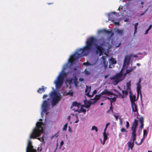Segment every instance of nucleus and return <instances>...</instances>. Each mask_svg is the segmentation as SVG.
Instances as JSON below:
<instances>
[{
    "label": "nucleus",
    "mask_w": 152,
    "mask_h": 152,
    "mask_svg": "<svg viewBox=\"0 0 152 152\" xmlns=\"http://www.w3.org/2000/svg\"><path fill=\"white\" fill-rule=\"evenodd\" d=\"M86 43V45L83 48L79 49L75 53L70 56L68 60V63L65 65L66 68L68 67L69 64V66H70L72 65L79 58L87 55L88 53L89 49L92 48L93 45H94L96 49V53H98L99 52V55L101 56L102 55L103 52L104 50L103 47L107 46L108 44V42H106V39L103 37L97 40L93 37L88 38Z\"/></svg>",
    "instance_id": "1"
},
{
    "label": "nucleus",
    "mask_w": 152,
    "mask_h": 152,
    "mask_svg": "<svg viewBox=\"0 0 152 152\" xmlns=\"http://www.w3.org/2000/svg\"><path fill=\"white\" fill-rule=\"evenodd\" d=\"M44 126L43 122H37L36 124V127L34 129L30 134L31 139H34L39 137L43 133V126Z\"/></svg>",
    "instance_id": "2"
},
{
    "label": "nucleus",
    "mask_w": 152,
    "mask_h": 152,
    "mask_svg": "<svg viewBox=\"0 0 152 152\" xmlns=\"http://www.w3.org/2000/svg\"><path fill=\"white\" fill-rule=\"evenodd\" d=\"M50 98H52V105H56L59 101L61 98L60 95H57V93L55 91H51L50 94Z\"/></svg>",
    "instance_id": "3"
},
{
    "label": "nucleus",
    "mask_w": 152,
    "mask_h": 152,
    "mask_svg": "<svg viewBox=\"0 0 152 152\" xmlns=\"http://www.w3.org/2000/svg\"><path fill=\"white\" fill-rule=\"evenodd\" d=\"M64 76L63 74L60 75L57 77L54 83L55 84L56 87L57 88H59L62 86L64 80Z\"/></svg>",
    "instance_id": "4"
},
{
    "label": "nucleus",
    "mask_w": 152,
    "mask_h": 152,
    "mask_svg": "<svg viewBox=\"0 0 152 152\" xmlns=\"http://www.w3.org/2000/svg\"><path fill=\"white\" fill-rule=\"evenodd\" d=\"M138 121L136 119H134L131 126V130L132 131V138L134 140H136V129L138 125Z\"/></svg>",
    "instance_id": "5"
},
{
    "label": "nucleus",
    "mask_w": 152,
    "mask_h": 152,
    "mask_svg": "<svg viewBox=\"0 0 152 152\" xmlns=\"http://www.w3.org/2000/svg\"><path fill=\"white\" fill-rule=\"evenodd\" d=\"M124 78L122 73L121 72L116 74L115 75L113 76L110 78V80H114V82L116 84L123 80Z\"/></svg>",
    "instance_id": "6"
},
{
    "label": "nucleus",
    "mask_w": 152,
    "mask_h": 152,
    "mask_svg": "<svg viewBox=\"0 0 152 152\" xmlns=\"http://www.w3.org/2000/svg\"><path fill=\"white\" fill-rule=\"evenodd\" d=\"M48 100H44L42 105V107L43 111L44 113L47 112L49 107V105L48 103Z\"/></svg>",
    "instance_id": "7"
},
{
    "label": "nucleus",
    "mask_w": 152,
    "mask_h": 152,
    "mask_svg": "<svg viewBox=\"0 0 152 152\" xmlns=\"http://www.w3.org/2000/svg\"><path fill=\"white\" fill-rule=\"evenodd\" d=\"M132 57V55L128 56H126L124 58V66H125L126 65H129L131 58Z\"/></svg>",
    "instance_id": "8"
},
{
    "label": "nucleus",
    "mask_w": 152,
    "mask_h": 152,
    "mask_svg": "<svg viewBox=\"0 0 152 152\" xmlns=\"http://www.w3.org/2000/svg\"><path fill=\"white\" fill-rule=\"evenodd\" d=\"M135 140H133V139L132 138V136L131 138V140L130 141L128 142L127 143L128 147V151L129 150V148H130L131 150H132L134 146V142Z\"/></svg>",
    "instance_id": "9"
},
{
    "label": "nucleus",
    "mask_w": 152,
    "mask_h": 152,
    "mask_svg": "<svg viewBox=\"0 0 152 152\" xmlns=\"http://www.w3.org/2000/svg\"><path fill=\"white\" fill-rule=\"evenodd\" d=\"M116 13L115 12H113L111 13L110 14H109L108 15L109 20H110L112 21L113 23L115 25H119L120 24L119 22H115L114 19L111 17V16H113V14L115 15L116 14Z\"/></svg>",
    "instance_id": "10"
},
{
    "label": "nucleus",
    "mask_w": 152,
    "mask_h": 152,
    "mask_svg": "<svg viewBox=\"0 0 152 152\" xmlns=\"http://www.w3.org/2000/svg\"><path fill=\"white\" fill-rule=\"evenodd\" d=\"M102 95H107L108 96L110 95H115V94L113 92L108 91L107 89H105L101 93Z\"/></svg>",
    "instance_id": "11"
},
{
    "label": "nucleus",
    "mask_w": 152,
    "mask_h": 152,
    "mask_svg": "<svg viewBox=\"0 0 152 152\" xmlns=\"http://www.w3.org/2000/svg\"><path fill=\"white\" fill-rule=\"evenodd\" d=\"M99 33H106V34H108V35H109L110 34H111V36H112L114 35L113 33L112 32L111 30L110 31L109 30H106V29H103L102 30H101L99 31Z\"/></svg>",
    "instance_id": "12"
},
{
    "label": "nucleus",
    "mask_w": 152,
    "mask_h": 152,
    "mask_svg": "<svg viewBox=\"0 0 152 152\" xmlns=\"http://www.w3.org/2000/svg\"><path fill=\"white\" fill-rule=\"evenodd\" d=\"M79 106V104L77 102H73L70 108L71 109H72L74 106L76 107H77V109L75 110V108H74L73 109V110L75 111H77Z\"/></svg>",
    "instance_id": "13"
},
{
    "label": "nucleus",
    "mask_w": 152,
    "mask_h": 152,
    "mask_svg": "<svg viewBox=\"0 0 152 152\" xmlns=\"http://www.w3.org/2000/svg\"><path fill=\"white\" fill-rule=\"evenodd\" d=\"M137 118H138L141 124L140 128L141 129H142L144 126V118L142 117H141L139 118H138V116H137Z\"/></svg>",
    "instance_id": "14"
},
{
    "label": "nucleus",
    "mask_w": 152,
    "mask_h": 152,
    "mask_svg": "<svg viewBox=\"0 0 152 152\" xmlns=\"http://www.w3.org/2000/svg\"><path fill=\"white\" fill-rule=\"evenodd\" d=\"M129 91L126 90V91H124V90H122V92L123 95L121 94L120 93L119 94V95L121 96V97H122V98H124V97L128 94V91Z\"/></svg>",
    "instance_id": "15"
},
{
    "label": "nucleus",
    "mask_w": 152,
    "mask_h": 152,
    "mask_svg": "<svg viewBox=\"0 0 152 152\" xmlns=\"http://www.w3.org/2000/svg\"><path fill=\"white\" fill-rule=\"evenodd\" d=\"M132 104V111L133 112H137L138 111V109L137 108V104L135 103Z\"/></svg>",
    "instance_id": "16"
},
{
    "label": "nucleus",
    "mask_w": 152,
    "mask_h": 152,
    "mask_svg": "<svg viewBox=\"0 0 152 152\" xmlns=\"http://www.w3.org/2000/svg\"><path fill=\"white\" fill-rule=\"evenodd\" d=\"M126 90L129 91V93L130 94H132V91L131 90V84L130 82H127L126 84Z\"/></svg>",
    "instance_id": "17"
},
{
    "label": "nucleus",
    "mask_w": 152,
    "mask_h": 152,
    "mask_svg": "<svg viewBox=\"0 0 152 152\" xmlns=\"http://www.w3.org/2000/svg\"><path fill=\"white\" fill-rule=\"evenodd\" d=\"M91 104L92 103L90 101H86V102H85V105L84 107L86 108H88Z\"/></svg>",
    "instance_id": "18"
},
{
    "label": "nucleus",
    "mask_w": 152,
    "mask_h": 152,
    "mask_svg": "<svg viewBox=\"0 0 152 152\" xmlns=\"http://www.w3.org/2000/svg\"><path fill=\"white\" fill-rule=\"evenodd\" d=\"M141 85H137V97H138L139 96L140 93L141 96H142L141 92Z\"/></svg>",
    "instance_id": "19"
},
{
    "label": "nucleus",
    "mask_w": 152,
    "mask_h": 152,
    "mask_svg": "<svg viewBox=\"0 0 152 152\" xmlns=\"http://www.w3.org/2000/svg\"><path fill=\"white\" fill-rule=\"evenodd\" d=\"M46 88H45V87L44 86H42V88H39L37 90V92L39 93H42L44 92L45 91V89Z\"/></svg>",
    "instance_id": "20"
},
{
    "label": "nucleus",
    "mask_w": 152,
    "mask_h": 152,
    "mask_svg": "<svg viewBox=\"0 0 152 152\" xmlns=\"http://www.w3.org/2000/svg\"><path fill=\"white\" fill-rule=\"evenodd\" d=\"M91 87H89V88L88 86H86V88L85 90V92L86 93V95L87 96H89V94L91 91Z\"/></svg>",
    "instance_id": "21"
},
{
    "label": "nucleus",
    "mask_w": 152,
    "mask_h": 152,
    "mask_svg": "<svg viewBox=\"0 0 152 152\" xmlns=\"http://www.w3.org/2000/svg\"><path fill=\"white\" fill-rule=\"evenodd\" d=\"M130 99L131 104H134V101L136 100V96L135 95H134L133 96H130Z\"/></svg>",
    "instance_id": "22"
},
{
    "label": "nucleus",
    "mask_w": 152,
    "mask_h": 152,
    "mask_svg": "<svg viewBox=\"0 0 152 152\" xmlns=\"http://www.w3.org/2000/svg\"><path fill=\"white\" fill-rule=\"evenodd\" d=\"M102 95L101 93L99 94L96 95L94 97V99L96 101L100 99Z\"/></svg>",
    "instance_id": "23"
},
{
    "label": "nucleus",
    "mask_w": 152,
    "mask_h": 152,
    "mask_svg": "<svg viewBox=\"0 0 152 152\" xmlns=\"http://www.w3.org/2000/svg\"><path fill=\"white\" fill-rule=\"evenodd\" d=\"M110 61L112 64H115L117 63V61L112 57L110 58Z\"/></svg>",
    "instance_id": "24"
},
{
    "label": "nucleus",
    "mask_w": 152,
    "mask_h": 152,
    "mask_svg": "<svg viewBox=\"0 0 152 152\" xmlns=\"http://www.w3.org/2000/svg\"><path fill=\"white\" fill-rule=\"evenodd\" d=\"M116 32L117 34L120 35H122L123 33V30L119 29H117L116 31Z\"/></svg>",
    "instance_id": "25"
},
{
    "label": "nucleus",
    "mask_w": 152,
    "mask_h": 152,
    "mask_svg": "<svg viewBox=\"0 0 152 152\" xmlns=\"http://www.w3.org/2000/svg\"><path fill=\"white\" fill-rule=\"evenodd\" d=\"M135 68V67H131L130 69H127L126 71V74H128L130 72L133 71Z\"/></svg>",
    "instance_id": "26"
},
{
    "label": "nucleus",
    "mask_w": 152,
    "mask_h": 152,
    "mask_svg": "<svg viewBox=\"0 0 152 152\" xmlns=\"http://www.w3.org/2000/svg\"><path fill=\"white\" fill-rule=\"evenodd\" d=\"M77 111H78L79 113L82 112L85 113L86 112V109H84L81 107V108L79 110H78Z\"/></svg>",
    "instance_id": "27"
},
{
    "label": "nucleus",
    "mask_w": 152,
    "mask_h": 152,
    "mask_svg": "<svg viewBox=\"0 0 152 152\" xmlns=\"http://www.w3.org/2000/svg\"><path fill=\"white\" fill-rule=\"evenodd\" d=\"M138 25V23H135L134 25V34H135L137 32V26Z\"/></svg>",
    "instance_id": "28"
},
{
    "label": "nucleus",
    "mask_w": 152,
    "mask_h": 152,
    "mask_svg": "<svg viewBox=\"0 0 152 152\" xmlns=\"http://www.w3.org/2000/svg\"><path fill=\"white\" fill-rule=\"evenodd\" d=\"M148 133L146 130H144L143 132V137H145L147 135Z\"/></svg>",
    "instance_id": "29"
},
{
    "label": "nucleus",
    "mask_w": 152,
    "mask_h": 152,
    "mask_svg": "<svg viewBox=\"0 0 152 152\" xmlns=\"http://www.w3.org/2000/svg\"><path fill=\"white\" fill-rule=\"evenodd\" d=\"M103 137L104 140H106L107 139V136L106 133L104 132L103 133Z\"/></svg>",
    "instance_id": "30"
},
{
    "label": "nucleus",
    "mask_w": 152,
    "mask_h": 152,
    "mask_svg": "<svg viewBox=\"0 0 152 152\" xmlns=\"http://www.w3.org/2000/svg\"><path fill=\"white\" fill-rule=\"evenodd\" d=\"M145 137H143L142 138L141 140V141H140V142L139 143V144H137V142H135V143H136V144H137V145H140L142 143V142H143V141H144V139H145Z\"/></svg>",
    "instance_id": "31"
},
{
    "label": "nucleus",
    "mask_w": 152,
    "mask_h": 152,
    "mask_svg": "<svg viewBox=\"0 0 152 152\" xmlns=\"http://www.w3.org/2000/svg\"><path fill=\"white\" fill-rule=\"evenodd\" d=\"M116 97H114L113 98H111V99L110 100V102H114L116 101Z\"/></svg>",
    "instance_id": "32"
},
{
    "label": "nucleus",
    "mask_w": 152,
    "mask_h": 152,
    "mask_svg": "<svg viewBox=\"0 0 152 152\" xmlns=\"http://www.w3.org/2000/svg\"><path fill=\"white\" fill-rule=\"evenodd\" d=\"M92 130H95V132H98V129L95 126H94L92 127Z\"/></svg>",
    "instance_id": "33"
},
{
    "label": "nucleus",
    "mask_w": 152,
    "mask_h": 152,
    "mask_svg": "<svg viewBox=\"0 0 152 152\" xmlns=\"http://www.w3.org/2000/svg\"><path fill=\"white\" fill-rule=\"evenodd\" d=\"M67 127V123H66L64 125L63 129V131H66V130Z\"/></svg>",
    "instance_id": "34"
},
{
    "label": "nucleus",
    "mask_w": 152,
    "mask_h": 152,
    "mask_svg": "<svg viewBox=\"0 0 152 152\" xmlns=\"http://www.w3.org/2000/svg\"><path fill=\"white\" fill-rule=\"evenodd\" d=\"M83 65H84L88 66L91 65V64L89 62H84L83 63Z\"/></svg>",
    "instance_id": "35"
},
{
    "label": "nucleus",
    "mask_w": 152,
    "mask_h": 152,
    "mask_svg": "<svg viewBox=\"0 0 152 152\" xmlns=\"http://www.w3.org/2000/svg\"><path fill=\"white\" fill-rule=\"evenodd\" d=\"M129 123L128 121H127L126 122V128L128 129L129 128Z\"/></svg>",
    "instance_id": "36"
},
{
    "label": "nucleus",
    "mask_w": 152,
    "mask_h": 152,
    "mask_svg": "<svg viewBox=\"0 0 152 152\" xmlns=\"http://www.w3.org/2000/svg\"><path fill=\"white\" fill-rule=\"evenodd\" d=\"M121 131L122 132H125L126 133H127V131L124 128H122L121 129Z\"/></svg>",
    "instance_id": "37"
},
{
    "label": "nucleus",
    "mask_w": 152,
    "mask_h": 152,
    "mask_svg": "<svg viewBox=\"0 0 152 152\" xmlns=\"http://www.w3.org/2000/svg\"><path fill=\"white\" fill-rule=\"evenodd\" d=\"M67 95H70L71 96H73V92H69L67 94Z\"/></svg>",
    "instance_id": "38"
},
{
    "label": "nucleus",
    "mask_w": 152,
    "mask_h": 152,
    "mask_svg": "<svg viewBox=\"0 0 152 152\" xmlns=\"http://www.w3.org/2000/svg\"><path fill=\"white\" fill-rule=\"evenodd\" d=\"M38 140H39L40 141L42 142H43V141H44V139H43V137H40V138H37Z\"/></svg>",
    "instance_id": "39"
},
{
    "label": "nucleus",
    "mask_w": 152,
    "mask_h": 152,
    "mask_svg": "<svg viewBox=\"0 0 152 152\" xmlns=\"http://www.w3.org/2000/svg\"><path fill=\"white\" fill-rule=\"evenodd\" d=\"M141 78H140L139 79V81H138V82L137 84V85H140V83H141Z\"/></svg>",
    "instance_id": "40"
},
{
    "label": "nucleus",
    "mask_w": 152,
    "mask_h": 152,
    "mask_svg": "<svg viewBox=\"0 0 152 152\" xmlns=\"http://www.w3.org/2000/svg\"><path fill=\"white\" fill-rule=\"evenodd\" d=\"M74 84H75V86H76L77 85V84H78V82L77 81V80H76V79H75L74 80Z\"/></svg>",
    "instance_id": "41"
},
{
    "label": "nucleus",
    "mask_w": 152,
    "mask_h": 152,
    "mask_svg": "<svg viewBox=\"0 0 152 152\" xmlns=\"http://www.w3.org/2000/svg\"><path fill=\"white\" fill-rule=\"evenodd\" d=\"M101 141V142L102 143V144L103 145H104L105 144V142L106 140L103 139L102 142V140L100 139Z\"/></svg>",
    "instance_id": "42"
},
{
    "label": "nucleus",
    "mask_w": 152,
    "mask_h": 152,
    "mask_svg": "<svg viewBox=\"0 0 152 152\" xmlns=\"http://www.w3.org/2000/svg\"><path fill=\"white\" fill-rule=\"evenodd\" d=\"M48 96V95L47 94H44L43 95L42 98L44 99L46 98Z\"/></svg>",
    "instance_id": "43"
},
{
    "label": "nucleus",
    "mask_w": 152,
    "mask_h": 152,
    "mask_svg": "<svg viewBox=\"0 0 152 152\" xmlns=\"http://www.w3.org/2000/svg\"><path fill=\"white\" fill-rule=\"evenodd\" d=\"M110 123H107L105 127L107 128L108 127V126L110 125Z\"/></svg>",
    "instance_id": "44"
},
{
    "label": "nucleus",
    "mask_w": 152,
    "mask_h": 152,
    "mask_svg": "<svg viewBox=\"0 0 152 152\" xmlns=\"http://www.w3.org/2000/svg\"><path fill=\"white\" fill-rule=\"evenodd\" d=\"M63 144H64V141L63 140H62L60 143V145L61 146H62L63 145Z\"/></svg>",
    "instance_id": "45"
},
{
    "label": "nucleus",
    "mask_w": 152,
    "mask_h": 152,
    "mask_svg": "<svg viewBox=\"0 0 152 152\" xmlns=\"http://www.w3.org/2000/svg\"><path fill=\"white\" fill-rule=\"evenodd\" d=\"M114 116L115 117V118L116 119V120H118V116L116 115H114Z\"/></svg>",
    "instance_id": "46"
},
{
    "label": "nucleus",
    "mask_w": 152,
    "mask_h": 152,
    "mask_svg": "<svg viewBox=\"0 0 152 152\" xmlns=\"http://www.w3.org/2000/svg\"><path fill=\"white\" fill-rule=\"evenodd\" d=\"M79 80L80 82H82L84 80V79L82 78H80Z\"/></svg>",
    "instance_id": "47"
},
{
    "label": "nucleus",
    "mask_w": 152,
    "mask_h": 152,
    "mask_svg": "<svg viewBox=\"0 0 152 152\" xmlns=\"http://www.w3.org/2000/svg\"><path fill=\"white\" fill-rule=\"evenodd\" d=\"M97 92V91L96 90H95L93 92L92 94L93 95L94 94H95Z\"/></svg>",
    "instance_id": "48"
},
{
    "label": "nucleus",
    "mask_w": 152,
    "mask_h": 152,
    "mask_svg": "<svg viewBox=\"0 0 152 152\" xmlns=\"http://www.w3.org/2000/svg\"><path fill=\"white\" fill-rule=\"evenodd\" d=\"M109 74H108V75H105L104 76V78L106 79L107 78V77H108V76H109Z\"/></svg>",
    "instance_id": "49"
},
{
    "label": "nucleus",
    "mask_w": 152,
    "mask_h": 152,
    "mask_svg": "<svg viewBox=\"0 0 152 152\" xmlns=\"http://www.w3.org/2000/svg\"><path fill=\"white\" fill-rule=\"evenodd\" d=\"M149 30H148V29H147L146 30V31L145 32V34H147L148 33Z\"/></svg>",
    "instance_id": "50"
},
{
    "label": "nucleus",
    "mask_w": 152,
    "mask_h": 152,
    "mask_svg": "<svg viewBox=\"0 0 152 152\" xmlns=\"http://www.w3.org/2000/svg\"><path fill=\"white\" fill-rule=\"evenodd\" d=\"M151 27H152V25H150V26H149L148 29V30H149L151 28Z\"/></svg>",
    "instance_id": "51"
},
{
    "label": "nucleus",
    "mask_w": 152,
    "mask_h": 152,
    "mask_svg": "<svg viewBox=\"0 0 152 152\" xmlns=\"http://www.w3.org/2000/svg\"><path fill=\"white\" fill-rule=\"evenodd\" d=\"M102 59H103V61H104V62H105V58H104V56H102Z\"/></svg>",
    "instance_id": "52"
},
{
    "label": "nucleus",
    "mask_w": 152,
    "mask_h": 152,
    "mask_svg": "<svg viewBox=\"0 0 152 152\" xmlns=\"http://www.w3.org/2000/svg\"><path fill=\"white\" fill-rule=\"evenodd\" d=\"M113 107L112 106H110V110H111L112 112H113Z\"/></svg>",
    "instance_id": "53"
},
{
    "label": "nucleus",
    "mask_w": 152,
    "mask_h": 152,
    "mask_svg": "<svg viewBox=\"0 0 152 152\" xmlns=\"http://www.w3.org/2000/svg\"><path fill=\"white\" fill-rule=\"evenodd\" d=\"M104 66H105V68H106L107 67V64H106L105 62H104Z\"/></svg>",
    "instance_id": "54"
},
{
    "label": "nucleus",
    "mask_w": 152,
    "mask_h": 152,
    "mask_svg": "<svg viewBox=\"0 0 152 152\" xmlns=\"http://www.w3.org/2000/svg\"><path fill=\"white\" fill-rule=\"evenodd\" d=\"M132 55V57L133 56V57L137 58V56L136 55H134L133 56Z\"/></svg>",
    "instance_id": "55"
},
{
    "label": "nucleus",
    "mask_w": 152,
    "mask_h": 152,
    "mask_svg": "<svg viewBox=\"0 0 152 152\" xmlns=\"http://www.w3.org/2000/svg\"><path fill=\"white\" fill-rule=\"evenodd\" d=\"M106 98H107V99L110 100H110H111V98H110V97H106Z\"/></svg>",
    "instance_id": "56"
},
{
    "label": "nucleus",
    "mask_w": 152,
    "mask_h": 152,
    "mask_svg": "<svg viewBox=\"0 0 152 152\" xmlns=\"http://www.w3.org/2000/svg\"><path fill=\"white\" fill-rule=\"evenodd\" d=\"M85 71H86V73L87 74H88L89 73V72L88 71H87L86 70H85Z\"/></svg>",
    "instance_id": "57"
},
{
    "label": "nucleus",
    "mask_w": 152,
    "mask_h": 152,
    "mask_svg": "<svg viewBox=\"0 0 152 152\" xmlns=\"http://www.w3.org/2000/svg\"><path fill=\"white\" fill-rule=\"evenodd\" d=\"M68 130L69 132H71V129L69 126V129Z\"/></svg>",
    "instance_id": "58"
},
{
    "label": "nucleus",
    "mask_w": 152,
    "mask_h": 152,
    "mask_svg": "<svg viewBox=\"0 0 152 152\" xmlns=\"http://www.w3.org/2000/svg\"><path fill=\"white\" fill-rule=\"evenodd\" d=\"M107 128L105 127V128L104 129V132H105V133H106V131Z\"/></svg>",
    "instance_id": "59"
},
{
    "label": "nucleus",
    "mask_w": 152,
    "mask_h": 152,
    "mask_svg": "<svg viewBox=\"0 0 152 152\" xmlns=\"http://www.w3.org/2000/svg\"><path fill=\"white\" fill-rule=\"evenodd\" d=\"M78 121L79 120L78 119L75 122V123H77L78 122Z\"/></svg>",
    "instance_id": "60"
},
{
    "label": "nucleus",
    "mask_w": 152,
    "mask_h": 152,
    "mask_svg": "<svg viewBox=\"0 0 152 152\" xmlns=\"http://www.w3.org/2000/svg\"><path fill=\"white\" fill-rule=\"evenodd\" d=\"M70 116H69L68 117V119L69 120L70 119Z\"/></svg>",
    "instance_id": "61"
},
{
    "label": "nucleus",
    "mask_w": 152,
    "mask_h": 152,
    "mask_svg": "<svg viewBox=\"0 0 152 152\" xmlns=\"http://www.w3.org/2000/svg\"><path fill=\"white\" fill-rule=\"evenodd\" d=\"M89 96V97H92L93 96V94H92V95H89V96Z\"/></svg>",
    "instance_id": "62"
},
{
    "label": "nucleus",
    "mask_w": 152,
    "mask_h": 152,
    "mask_svg": "<svg viewBox=\"0 0 152 152\" xmlns=\"http://www.w3.org/2000/svg\"><path fill=\"white\" fill-rule=\"evenodd\" d=\"M53 3H48V4H53Z\"/></svg>",
    "instance_id": "63"
},
{
    "label": "nucleus",
    "mask_w": 152,
    "mask_h": 152,
    "mask_svg": "<svg viewBox=\"0 0 152 152\" xmlns=\"http://www.w3.org/2000/svg\"><path fill=\"white\" fill-rule=\"evenodd\" d=\"M103 104V103H100V105H102Z\"/></svg>",
    "instance_id": "64"
}]
</instances>
